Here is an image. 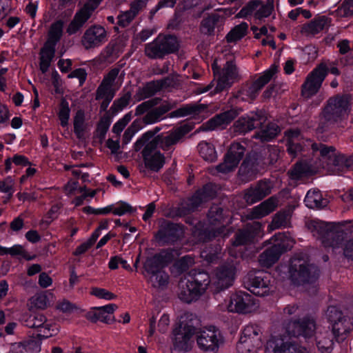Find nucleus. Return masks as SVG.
<instances>
[{
	"label": "nucleus",
	"instance_id": "nucleus-23",
	"mask_svg": "<svg viewBox=\"0 0 353 353\" xmlns=\"http://www.w3.org/2000/svg\"><path fill=\"white\" fill-rule=\"evenodd\" d=\"M143 275L153 288H164L168 284L169 276L163 268L155 265V261H145Z\"/></svg>",
	"mask_w": 353,
	"mask_h": 353
},
{
	"label": "nucleus",
	"instance_id": "nucleus-45",
	"mask_svg": "<svg viewBox=\"0 0 353 353\" xmlns=\"http://www.w3.org/2000/svg\"><path fill=\"white\" fill-rule=\"evenodd\" d=\"M188 131L189 128L186 125L181 126L165 137L162 143L165 147L176 144Z\"/></svg>",
	"mask_w": 353,
	"mask_h": 353
},
{
	"label": "nucleus",
	"instance_id": "nucleus-3",
	"mask_svg": "<svg viewBox=\"0 0 353 353\" xmlns=\"http://www.w3.org/2000/svg\"><path fill=\"white\" fill-rule=\"evenodd\" d=\"M210 284L211 279L207 272L192 271L185 283H180L179 298L185 303H191L201 296Z\"/></svg>",
	"mask_w": 353,
	"mask_h": 353
},
{
	"label": "nucleus",
	"instance_id": "nucleus-18",
	"mask_svg": "<svg viewBox=\"0 0 353 353\" xmlns=\"http://www.w3.org/2000/svg\"><path fill=\"white\" fill-rule=\"evenodd\" d=\"M246 283L248 289L252 293L256 296H265L271 291V275L261 271H250L248 274Z\"/></svg>",
	"mask_w": 353,
	"mask_h": 353
},
{
	"label": "nucleus",
	"instance_id": "nucleus-4",
	"mask_svg": "<svg viewBox=\"0 0 353 353\" xmlns=\"http://www.w3.org/2000/svg\"><path fill=\"white\" fill-rule=\"evenodd\" d=\"M200 325V320L195 314L187 312L181 315L179 326L173 330L174 346L186 350L188 342L197 333Z\"/></svg>",
	"mask_w": 353,
	"mask_h": 353
},
{
	"label": "nucleus",
	"instance_id": "nucleus-31",
	"mask_svg": "<svg viewBox=\"0 0 353 353\" xmlns=\"http://www.w3.org/2000/svg\"><path fill=\"white\" fill-rule=\"evenodd\" d=\"M106 40V32L101 26H93L88 29L82 39V43L87 49L101 45Z\"/></svg>",
	"mask_w": 353,
	"mask_h": 353
},
{
	"label": "nucleus",
	"instance_id": "nucleus-24",
	"mask_svg": "<svg viewBox=\"0 0 353 353\" xmlns=\"http://www.w3.org/2000/svg\"><path fill=\"white\" fill-rule=\"evenodd\" d=\"M263 236V232L261 222H252L236 234L232 245L236 247L254 243L261 239Z\"/></svg>",
	"mask_w": 353,
	"mask_h": 353
},
{
	"label": "nucleus",
	"instance_id": "nucleus-40",
	"mask_svg": "<svg viewBox=\"0 0 353 353\" xmlns=\"http://www.w3.org/2000/svg\"><path fill=\"white\" fill-rule=\"evenodd\" d=\"M327 22V20L325 16L315 18L310 23L304 25L301 31L306 35H315L324 29Z\"/></svg>",
	"mask_w": 353,
	"mask_h": 353
},
{
	"label": "nucleus",
	"instance_id": "nucleus-35",
	"mask_svg": "<svg viewBox=\"0 0 353 353\" xmlns=\"http://www.w3.org/2000/svg\"><path fill=\"white\" fill-rule=\"evenodd\" d=\"M279 201L277 197L272 196L259 205L253 208L248 216L250 219H260L268 215L278 205Z\"/></svg>",
	"mask_w": 353,
	"mask_h": 353
},
{
	"label": "nucleus",
	"instance_id": "nucleus-64",
	"mask_svg": "<svg viewBox=\"0 0 353 353\" xmlns=\"http://www.w3.org/2000/svg\"><path fill=\"white\" fill-rule=\"evenodd\" d=\"M52 278L46 273L41 272L39 276L38 283L42 288H47L52 284Z\"/></svg>",
	"mask_w": 353,
	"mask_h": 353
},
{
	"label": "nucleus",
	"instance_id": "nucleus-58",
	"mask_svg": "<svg viewBox=\"0 0 353 353\" xmlns=\"http://www.w3.org/2000/svg\"><path fill=\"white\" fill-rule=\"evenodd\" d=\"M24 248L21 245L16 244L11 248H5L0 245V255L10 254L11 256H21Z\"/></svg>",
	"mask_w": 353,
	"mask_h": 353
},
{
	"label": "nucleus",
	"instance_id": "nucleus-34",
	"mask_svg": "<svg viewBox=\"0 0 353 353\" xmlns=\"http://www.w3.org/2000/svg\"><path fill=\"white\" fill-rule=\"evenodd\" d=\"M86 211L88 213L96 214H108L112 213L117 216H122L128 213H132L135 210L128 203L121 201L102 208L94 209L90 207Z\"/></svg>",
	"mask_w": 353,
	"mask_h": 353
},
{
	"label": "nucleus",
	"instance_id": "nucleus-6",
	"mask_svg": "<svg viewBox=\"0 0 353 353\" xmlns=\"http://www.w3.org/2000/svg\"><path fill=\"white\" fill-rule=\"evenodd\" d=\"M268 243L272 246L262 252L259 259L260 265L266 268L274 265L283 252L290 250L294 241L285 234L277 233L268 241Z\"/></svg>",
	"mask_w": 353,
	"mask_h": 353
},
{
	"label": "nucleus",
	"instance_id": "nucleus-2",
	"mask_svg": "<svg viewBox=\"0 0 353 353\" xmlns=\"http://www.w3.org/2000/svg\"><path fill=\"white\" fill-rule=\"evenodd\" d=\"M318 327L314 320L305 317L301 320L290 321L285 326L286 332L290 336H303L309 339L315 334L316 345L321 353H331L333 349V341L327 331L325 333L315 332Z\"/></svg>",
	"mask_w": 353,
	"mask_h": 353
},
{
	"label": "nucleus",
	"instance_id": "nucleus-21",
	"mask_svg": "<svg viewBox=\"0 0 353 353\" xmlns=\"http://www.w3.org/2000/svg\"><path fill=\"white\" fill-rule=\"evenodd\" d=\"M236 267L228 263L218 268L211 279V288L215 292H220L230 288L235 280Z\"/></svg>",
	"mask_w": 353,
	"mask_h": 353
},
{
	"label": "nucleus",
	"instance_id": "nucleus-29",
	"mask_svg": "<svg viewBox=\"0 0 353 353\" xmlns=\"http://www.w3.org/2000/svg\"><path fill=\"white\" fill-rule=\"evenodd\" d=\"M118 69H113L104 77L97 89V99H104L109 103L114 96L118 88L114 86V82L119 74Z\"/></svg>",
	"mask_w": 353,
	"mask_h": 353
},
{
	"label": "nucleus",
	"instance_id": "nucleus-59",
	"mask_svg": "<svg viewBox=\"0 0 353 353\" xmlns=\"http://www.w3.org/2000/svg\"><path fill=\"white\" fill-rule=\"evenodd\" d=\"M223 210L218 205H212L208 213L209 221H220L223 218Z\"/></svg>",
	"mask_w": 353,
	"mask_h": 353
},
{
	"label": "nucleus",
	"instance_id": "nucleus-38",
	"mask_svg": "<svg viewBox=\"0 0 353 353\" xmlns=\"http://www.w3.org/2000/svg\"><path fill=\"white\" fill-rule=\"evenodd\" d=\"M174 103H172L168 101H163L161 102L158 107L150 110L146 114L144 117L145 122L148 124L158 122L162 119V117L165 113L174 108Z\"/></svg>",
	"mask_w": 353,
	"mask_h": 353
},
{
	"label": "nucleus",
	"instance_id": "nucleus-57",
	"mask_svg": "<svg viewBox=\"0 0 353 353\" xmlns=\"http://www.w3.org/2000/svg\"><path fill=\"white\" fill-rule=\"evenodd\" d=\"M132 119L130 113L126 114L122 119H119L112 128V131L117 134H119Z\"/></svg>",
	"mask_w": 353,
	"mask_h": 353
},
{
	"label": "nucleus",
	"instance_id": "nucleus-55",
	"mask_svg": "<svg viewBox=\"0 0 353 353\" xmlns=\"http://www.w3.org/2000/svg\"><path fill=\"white\" fill-rule=\"evenodd\" d=\"M194 263V259L191 256L187 255L178 260L174 265V268L179 273H181L188 269Z\"/></svg>",
	"mask_w": 353,
	"mask_h": 353
},
{
	"label": "nucleus",
	"instance_id": "nucleus-12",
	"mask_svg": "<svg viewBox=\"0 0 353 353\" xmlns=\"http://www.w3.org/2000/svg\"><path fill=\"white\" fill-rule=\"evenodd\" d=\"M265 353H310L297 343L285 341L282 334L274 331L265 345Z\"/></svg>",
	"mask_w": 353,
	"mask_h": 353
},
{
	"label": "nucleus",
	"instance_id": "nucleus-53",
	"mask_svg": "<svg viewBox=\"0 0 353 353\" xmlns=\"http://www.w3.org/2000/svg\"><path fill=\"white\" fill-rule=\"evenodd\" d=\"M70 109L68 102L63 99L60 103V108L58 113V117L62 127H66L68 125L70 119Z\"/></svg>",
	"mask_w": 353,
	"mask_h": 353
},
{
	"label": "nucleus",
	"instance_id": "nucleus-13",
	"mask_svg": "<svg viewBox=\"0 0 353 353\" xmlns=\"http://www.w3.org/2000/svg\"><path fill=\"white\" fill-rule=\"evenodd\" d=\"M351 97L349 95L336 96L329 99L321 118L327 121H336L348 114Z\"/></svg>",
	"mask_w": 353,
	"mask_h": 353
},
{
	"label": "nucleus",
	"instance_id": "nucleus-39",
	"mask_svg": "<svg viewBox=\"0 0 353 353\" xmlns=\"http://www.w3.org/2000/svg\"><path fill=\"white\" fill-rule=\"evenodd\" d=\"M148 0H136L131 4L130 9L118 16V23L122 27L128 26Z\"/></svg>",
	"mask_w": 353,
	"mask_h": 353
},
{
	"label": "nucleus",
	"instance_id": "nucleus-27",
	"mask_svg": "<svg viewBox=\"0 0 353 353\" xmlns=\"http://www.w3.org/2000/svg\"><path fill=\"white\" fill-rule=\"evenodd\" d=\"M156 141L152 140L143 150L145 165L152 171H159L165 163V157L157 148Z\"/></svg>",
	"mask_w": 353,
	"mask_h": 353
},
{
	"label": "nucleus",
	"instance_id": "nucleus-15",
	"mask_svg": "<svg viewBox=\"0 0 353 353\" xmlns=\"http://www.w3.org/2000/svg\"><path fill=\"white\" fill-rule=\"evenodd\" d=\"M196 343L200 350L216 353L220 346L223 344L224 340L220 331L215 327L210 326L199 333Z\"/></svg>",
	"mask_w": 353,
	"mask_h": 353
},
{
	"label": "nucleus",
	"instance_id": "nucleus-36",
	"mask_svg": "<svg viewBox=\"0 0 353 353\" xmlns=\"http://www.w3.org/2000/svg\"><path fill=\"white\" fill-rule=\"evenodd\" d=\"M204 223L197 222L194 227L192 235L197 241H207L219 235L223 236L229 235L230 232H225L224 228H219L216 231L212 232L208 228H205Z\"/></svg>",
	"mask_w": 353,
	"mask_h": 353
},
{
	"label": "nucleus",
	"instance_id": "nucleus-51",
	"mask_svg": "<svg viewBox=\"0 0 353 353\" xmlns=\"http://www.w3.org/2000/svg\"><path fill=\"white\" fill-rule=\"evenodd\" d=\"M333 14L339 18H347L353 16V0H344L336 9Z\"/></svg>",
	"mask_w": 353,
	"mask_h": 353
},
{
	"label": "nucleus",
	"instance_id": "nucleus-41",
	"mask_svg": "<svg viewBox=\"0 0 353 353\" xmlns=\"http://www.w3.org/2000/svg\"><path fill=\"white\" fill-rule=\"evenodd\" d=\"M55 46L45 43L44 46L41 50L40 57V70L43 73L46 72L50 65V63L54 57Z\"/></svg>",
	"mask_w": 353,
	"mask_h": 353
},
{
	"label": "nucleus",
	"instance_id": "nucleus-54",
	"mask_svg": "<svg viewBox=\"0 0 353 353\" xmlns=\"http://www.w3.org/2000/svg\"><path fill=\"white\" fill-rule=\"evenodd\" d=\"M14 180L12 176H8L3 179H0V192L8 194L10 198L14 192Z\"/></svg>",
	"mask_w": 353,
	"mask_h": 353
},
{
	"label": "nucleus",
	"instance_id": "nucleus-52",
	"mask_svg": "<svg viewBox=\"0 0 353 353\" xmlns=\"http://www.w3.org/2000/svg\"><path fill=\"white\" fill-rule=\"evenodd\" d=\"M74 132L78 138L83 136L86 128L85 123V114L82 110H79L74 117Z\"/></svg>",
	"mask_w": 353,
	"mask_h": 353
},
{
	"label": "nucleus",
	"instance_id": "nucleus-19",
	"mask_svg": "<svg viewBox=\"0 0 353 353\" xmlns=\"http://www.w3.org/2000/svg\"><path fill=\"white\" fill-rule=\"evenodd\" d=\"M23 321L26 326L38 329L37 336L41 339L50 337L58 332L57 327L48 321L43 314L33 313L25 315Z\"/></svg>",
	"mask_w": 353,
	"mask_h": 353
},
{
	"label": "nucleus",
	"instance_id": "nucleus-49",
	"mask_svg": "<svg viewBox=\"0 0 353 353\" xmlns=\"http://www.w3.org/2000/svg\"><path fill=\"white\" fill-rule=\"evenodd\" d=\"M198 147L199 153L204 160L213 162L216 159V152L214 147L212 144L202 141L199 144Z\"/></svg>",
	"mask_w": 353,
	"mask_h": 353
},
{
	"label": "nucleus",
	"instance_id": "nucleus-42",
	"mask_svg": "<svg viewBox=\"0 0 353 353\" xmlns=\"http://www.w3.org/2000/svg\"><path fill=\"white\" fill-rule=\"evenodd\" d=\"M319 166H312L308 163H298L290 171V177L292 179H299L303 175L313 174L318 172Z\"/></svg>",
	"mask_w": 353,
	"mask_h": 353
},
{
	"label": "nucleus",
	"instance_id": "nucleus-10",
	"mask_svg": "<svg viewBox=\"0 0 353 353\" xmlns=\"http://www.w3.org/2000/svg\"><path fill=\"white\" fill-rule=\"evenodd\" d=\"M223 307L229 312L248 314L256 310L259 303L250 294L239 291L232 294L229 299L225 301Z\"/></svg>",
	"mask_w": 353,
	"mask_h": 353
},
{
	"label": "nucleus",
	"instance_id": "nucleus-28",
	"mask_svg": "<svg viewBox=\"0 0 353 353\" xmlns=\"http://www.w3.org/2000/svg\"><path fill=\"white\" fill-rule=\"evenodd\" d=\"M265 121V117L262 112H252L246 116L241 117L234 123V127L239 133L248 132L261 125Z\"/></svg>",
	"mask_w": 353,
	"mask_h": 353
},
{
	"label": "nucleus",
	"instance_id": "nucleus-44",
	"mask_svg": "<svg viewBox=\"0 0 353 353\" xmlns=\"http://www.w3.org/2000/svg\"><path fill=\"white\" fill-rule=\"evenodd\" d=\"M97 2L92 0L84 5V6L76 13L74 19L83 26L92 15L93 11L97 8Z\"/></svg>",
	"mask_w": 353,
	"mask_h": 353
},
{
	"label": "nucleus",
	"instance_id": "nucleus-7",
	"mask_svg": "<svg viewBox=\"0 0 353 353\" xmlns=\"http://www.w3.org/2000/svg\"><path fill=\"white\" fill-rule=\"evenodd\" d=\"M289 273L292 281L294 284L301 285L316 281L319 270L316 266L310 263L307 259L296 256L291 260Z\"/></svg>",
	"mask_w": 353,
	"mask_h": 353
},
{
	"label": "nucleus",
	"instance_id": "nucleus-47",
	"mask_svg": "<svg viewBox=\"0 0 353 353\" xmlns=\"http://www.w3.org/2000/svg\"><path fill=\"white\" fill-rule=\"evenodd\" d=\"M174 252L173 250H164L160 252L159 254L148 258L146 261L154 260L155 261V265L163 268L174 259Z\"/></svg>",
	"mask_w": 353,
	"mask_h": 353
},
{
	"label": "nucleus",
	"instance_id": "nucleus-46",
	"mask_svg": "<svg viewBox=\"0 0 353 353\" xmlns=\"http://www.w3.org/2000/svg\"><path fill=\"white\" fill-rule=\"evenodd\" d=\"M223 18L218 15H211L203 19L201 24V30L205 34H211L216 27L223 25Z\"/></svg>",
	"mask_w": 353,
	"mask_h": 353
},
{
	"label": "nucleus",
	"instance_id": "nucleus-63",
	"mask_svg": "<svg viewBox=\"0 0 353 353\" xmlns=\"http://www.w3.org/2000/svg\"><path fill=\"white\" fill-rule=\"evenodd\" d=\"M170 316L167 314H163L158 323V330L161 333H165L168 331L170 325Z\"/></svg>",
	"mask_w": 353,
	"mask_h": 353
},
{
	"label": "nucleus",
	"instance_id": "nucleus-32",
	"mask_svg": "<svg viewBox=\"0 0 353 353\" xmlns=\"http://www.w3.org/2000/svg\"><path fill=\"white\" fill-rule=\"evenodd\" d=\"M271 188L270 182L260 181L245 191L244 199L248 204H253L268 195L271 192Z\"/></svg>",
	"mask_w": 353,
	"mask_h": 353
},
{
	"label": "nucleus",
	"instance_id": "nucleus-37",
	"mask_svg": "<svg viewBox=\"0 0 353 353\" xmlns=\"http://www.w3.org/2000/svg\"><path fill=\"white\" fill-rule=\"evenodd\" d=\"M304 202L307 208L319 210L326 207L329 201L319 190L314 189L307 192Z\"/></svg>",
	"mask_w": 353,
	"mask_h": 353
},
{
	"label": "nucleus",
	"instance_id": "nucleus-62",
	"mask_svg": "<svg viewBox=\"0 0 353 353\" xmlns=\"http://www.w3.org/2000/svg\"><path fill=\"white\" fill-rule=\"evenodd\" d=\"M177 0H160L156 6L150 10L151 16H153L158 10L163 8H173Z\"/></svg>",
	"mask_w": 353,
	"mask_h": 353
},
{
	"label": "nucleus",
	"instance_id": "nucleus-20",
	"mask_svg": "<svg viewBox=\"0 0 353 353\" xmlns=\"http://www.w3.org/2000/svg\"><path fill=\"white\" fill-rule=\"evenodd\" d=\"M278 72V65H272L247 89L241 90L237 98L242 101H253L259 94L262 88L274 77Z\"/></svg>",
	"mask_w": 353,
	"mask_h": 353
},
{
	"label": "nucleus",
	"instance_id": "nucleus-5",
	"mask_svg": "<svg viewBox=\"0 0 353 353\" xmlns=\"http://www.w3.org/2000/svg\"><path fill=\"white\" fill-rule=\"evenodd\" d=\"M339 223L336 222H309L307 228L313 236L321 240L324 246L338 247L343 240L345 233L339 230Z\"/></svg>",
	"mask_w": 353,
	"mask_h": 353
},
{
	"label": "nucleus",
	"instance_id": "nucleus-22",
	"mask_svg": "<svg viewBox=\"0 0 353 353\" xmlns=\"http://www.w3.org/2000/svg\"><path fill=\"white\" fill-rule=\"evenodd\" d=\"M273 9V1L271 0H268L265 3L261 0H252L239 11L236 17L246 18L250 15H254L255 18L261 19L269 17Z\"/></svg>",
	"mask_w": 353,
	"mask_h": 353
},
{
	"label": "nucleus",
	"instance_id": "nucleus-50",
	"mask_svg": "<svg viewBox=\"0 0 353 353\" xmlns=\"http://www.w3.org/2000/svg\"><path fill=\"white\" fill-rule=\"evenodd\" d=\"M280 132V128L276 123L269 124L265 129L258 132L255 137L262 141H270L274 139Z\"/></svg>",
	"mask_w": 353,
	"mask_h": 353
},
{
	"label": "nucleus",
	"instance_id": "nucleus-61",
	"mask_svg": "<svg viewBox=\"0 0 353 353\" xmlns=\"http://www.w3.org/2000/svg\"><path fill=\"white\" fill-rule=\"evenodd\" d=\"M57 308L63 313H71L77 310V306L68 300H62L57 305Z\"/></svg>",
	"mask_w": 353,
	"mask_h": 353
},
{
	"label": "nucleus",
	"instance_id": "nucleus-26",
	"mask_svg": "<svg viewBox=\"0 0 353 353\" xmlns=\"http://www.w3.org/2000/svg\"><path fill=\"white\" fill-rule=\"evenodd\" d=\"M245 152V148L239 143L231 145L227 153L224 162L216 168L219 172L226 173L234 169L241 160Z\"/></svg>",
	"mask_w": 353,
	"mask_h": 353
},
{
	"label": "nucleus",
	"instance_id": "nucleus-14",
	"mask_svg": "<svg viewBox=\"0 0 353 353\" xmlns=\"http://www.w3.org/2000/svg\"><path fill=\"white\" fill-rule=\"evenodd\" d=\"M185 234L182 224L177 222H163L155 235V239L159 245L174 243L181 241Z\"/></svg>",
	"mask_w": 353,
	"mask_h": 353
},
{
	"label": "nucleus",
	"instance_id": "nucleus-25",
	"mask_svg": "<svg viewBox=\"0 0 353 353\" xmlns=\"http://www.w3.org/2000/svg\"><path fill=\"white\" fill-rule=\"evenodd\" d=\"M326 76V68L323 65H320L314 70L307 77L305 83L302 86V95L308 99L315 94L320 88Z\"/></svg>",
	"mask_w": 353,
	"mask_h": 353
},
{
	"label": "nucleus",
	"instance_id": "nucleus-48",
	"mask_svg": "<svg viewBox=\"0 0 353 353\" xmlns=\"http://www.w3.org/2000/svg\"><path fill=\"white\" fill-rule=\"evenodd\" d=\"M248 29V25L245 22H243L239 25L236 26L227 34V41L228 43H232L241 39L247 34Z\"/></svg>",
	"mask_w": 353,
	"mask_h": 353
},
{
	"label": "nucleus",
	"instance_id": "nucleus-8",
	"mask_svg": "<svg viewBox=\"0 0 353 353\" xmlns=\"http://www.w3.org/2000/svg\"><path fill=\"white\" fill-rule=\"evenodd\" d=\"M215 193L214 185L212 183L206 184L191 198L182 203L178 209L172 210L169 216L172 218H181L195 211L204 203L214 198Z\"/></svg>",
	"mask_w": 353,
	"mask_h": 353
},
{
	"label": "nucleus",
	"instance_id": "nucleus-9",
	"mask_svg": "<svg viewBox=\"0 0 353 353\" xmlns=\"http://www.w3.org/2000/svg\"><path fill=\"white\" fill-rule=\"evenodd\" d=\"M261 334L258 325H245L236 344L237 353H257L263 345Z\"/></svg>",
	"mask_w": 353,
	"mask_h": 353
},
{
	"label": "nucleus",
	"instance_id": "nucleus-1",
	"mask_svg": "<svg viewBox=\"0 0 353 353\" xmlns=\"http://www.w3.org/2000/svg\"><path fill=\"white\" fill-rule=\"evenodd\" d=\"M285 136L288 139V151L292 157H295L302 150L300 145L301 141L305 143V146H310L313 152H319L323 163H325L327 165H330L334 167L332 170L334 174H339L341 172H343L344 170L347 168L346 166L341 165V163L343 161V158L336 155L334 147L313 143L309 139L303 140L298 130H288L285 132Z\"/></svg>",
	"mask_w": 353,
	"mask_h": 353
},
{
	"label": "nucleus",
	"instance_id": "nucleus-16",
	"mask_svg": "<svg viewBox=\"0 0 353 353\" xmlns=\"http://www.w3.org/2000/svg\"><path fill=\"white\" fill-rule=\"evenodd\" d=\"M177 48V40L175 37L159 35L152 43L147 44L145 52L150 58H160L165 54L175 51Z\"/></svg>",
	"mask_w": 353,
	"mask_h": 353
},
{
	"label": "nucleus",
	"instance_id": "nucleus-11",
	"mask_svg": "<svg viewBox=\"0 0 353 353\" xmlns=\"http://www.w3.org/2000/svg\"><path fill=\"white\" fill-rule=\"evenodd\" d=\"M326 316L335 339L337 341L345 340L353 329V324L350 319L343 316L341 311L335 306L328 307Z\"/></svg>",
	"mask_w": 353,
	"mask_h": 353
},
{
	"label": "nucleus",
	"instance_id": "nucleus-30",
	"mask_svg": "<svg viewBox=\"0 0 353 353\" xmlns=\"http://www.w3.org/2000/svg\"><path fill=\"white\" fill-rule=\"evenodd\" d=\"M117 309V306L114 303L101 307H95L87 312L85 317L92 323L99 321L103 323H110L114 321L112 314Z\"/></svg>",
	"mask_w": 353,
	"mask_h": 353
},
{
	"label": "nucleus",
	"instance_id": "nucleus-60",
	"mask_svg": "<svg viewBox=\"0 0 353 353\" xmlns=\"http://www.w3.org/2000/svg\"><path fill=\"white\" fill-rule=\"evenodd\" d=\"M26 352L37 353L41 350V342L36 339H28L24 341Z\"/></svg>",
	"mask_w": 353,
	"mask_h": 353
},
{
	"label": "nucleus",
	"instance_id": "nucleus-33",
	"mask_svg": "<svg viewBox=\"0 0 353 353\" xmlns=\"http://www.w3.org/2000/svg\"><path fill=\"white\" fill-rule=\"evenodd\" d=\"M239 114L236 110L221 113L202 125L203 130H214L225 128Z\"/></svg>",
	"mask_w": 353,
	"mask_h": 353
},
{
	"label": "nucleus",
	"instance_id": "nucleus-56",
	"mask_svg": "<svg viewBox=\"0 0 353 353\" xmlns=\"http://www.w3.org/2000/svg\"><path fill=\"white\" fill-rule=\"evenodd\" d=\"M90 294L99 299H103L105 300H112L116 297L114 294L108 290L99 288H92L91 289Z\"/></svg>",
	"mask_w": 353,
	"mask_h": 353
},
{
	"label": "nucleus",
	"instance_id": "nucleus-17",
	"mask_svg": "<svg viewBox=\"0 0 353 353\" xmlns=\"http://www.w3.org/2000/svg\"><path fill=\"white\" fill-rule=\"evenodd\" d=\"M214 77L217 79L214 93L219 92L230 88L239 78V73L232 61H227L221 71L216 61L212 65Z\"/></svg>",
	"mask_w": 353,
	"mask_h": 353
},
{
	"label": "nucleus",
	"instance_id": "nucleus-43",
	"mask_svg": "<svg viewBox=\"0 0 353 353\" xmlns=\"http://www.w3.org/2000/svg\"><path fill=\"white\" fill-rule=\"evenodd\" d=\"M64 23L58 20L52 23L48 31V38L46 43L56 46L62 37Z\"/></svg>",
	"mask_w": 353,
	"mask_h": 353
}]
</instances>
